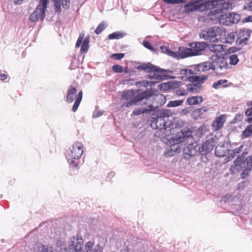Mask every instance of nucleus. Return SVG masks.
<instances>
[{
  "instance_id": "obj_23",
  "label": "nucleus",
  "mask_w": 252,
  "mask_h": 252,
  "mask_svg": "<svg viewBox=\"0 0 252 252\" xmlns=\"http://www.w3.org/2000/svg\"><path fill=\"white\" fill-rule=\"evenodd\" d=\"M193 74V71L190 69H182L180 71V74L182 75V76L180 77V78L184 81L188 80V77H189L190 76H191V75Z\"/></svg>"
},
{
  "instance_id": "obj_34",
  "label": "nucleus",
  "mask_w": 252,
  "mask_h": 252,
  "mask_svg": "<svg viewBox=\"0 0 252 252\" xmlns=\"http://www.w3.org/2000/svg\"><path fill=\"white\" fill-rule=\"evenodd\" d=\"M106 27L104 22H101L96 27L95 30V33L96 34H100Z\"/></svg>"
},
{
  "instance_id": "obj_5",
  "label": "nucleus",
  "mask_w": 252,
  "mask_h": 252,
  "mask_svg": "<svg viewBox=\"0 0 252 252\" xmlns=\"http://www.w3.org/2000/svg\"><path fill=\"white\" fill-rule=\"evenodd\" d=\"M83 146L80 142H77L74 143L67 151L66 158L69 165L72 167L78 166V162L75 159H79L82 156Z\"/></svg>"
},
{
  "instance_id": "obj_60",
  "label": "nucleus",
  "mask_w": 252,
  "mask_h": 252,
  "mask_svg": "<svg viewBox=\"0 0 252 252\" xmlns=\"http://www.w3.org/2000/svg\"><path fill=\"white\" fill-rule=\"evenodd\" d=\"M250 18H251L250 17H248V21H252V20H250Z\"/></svg>"
},
{
  "instance_id": "obj_18",
  "label": "nucleus",
  "mask_w": 252,
  "mask_h": 252,
  "mask_svg": "<svg viewBox=\"0 0 252 252\" xmlns=\"http://www.w3.org/2000/svg\"><path fill=\"white\" fill-rule=\"evenodd\" d=\"M153 128H157L160 130L165 129V121L164 118L162 117H158L156 119L152 122L151 124Z\"/></svg>"
},
{
  "instance_id": "obj_11",
  "label": "nucleus",
  "mask_w": 252,
  "mask_h": 252,
  "mask_svg": "<svg viewBox=\"0 0 252 252\" xmlns=\"http://www.w3.org/2000/svg\"><path fill=\"white\" fill-rule=\"evenodd\" d=\"M197 153H200V146L195 142L189 144L184 150L185 158L195 156Z\"/></svg>"
},
{
  "instance_id": "obj_27",
  "label": "nucleus",
  "mask_w": 252,
  "mask_h": 252,
  "mask_svg": "<svg viewBox=\"0 0 252 252\" xmlns=\"http://www.w3.org/2000/svg\"><path fill=\"white\" fill-rule=\"evenodd\" d=\"M89 47V37H86L83 40L81 47V53H86Z\"/></svg>"
},
{
  "instance_id": "obj_15",
  "label": "nucleus",
  "mask_w": 252,
  "mask_h": 252,
  "mask_svg": "<svg viewBox=\"0 0 252 252\" xmlns=\"http://www.w3.org/2000/svg\"><path fill=\"white\" fill-rule=\"evenodd\" d=\"M103 248L94 242L89 241L84 245V252H102Z\"/></svg>"
},
{
  "instance_id": "obj_21",
  "label": "nucleus",
  "mask_w": 252,
  "mask_h": 252,
  "mask_svg": "<svg viewBox=\"0 0 252 252\" xmlns=\"http://www.w3.org/2000/svg\"><path fill=\"white\" fill-rule=\"evenodd\" d=\"M180 52L179 53V55L180 58L183 59L189 56H194L193 55V53L191 49L190 48H179Z\"/></svg>"
},
{
  "instance_id": "obj_31",
  "label": "nucleus",
  "mask_w": 252,
  "mask_h": 252,
  "mask_svg": "<svg viewBox=\"0 0 252 252\" xmlns=\"http://www.w3.org/2000/svg\"><path fill=\"white\" fill-rule=\"evenodd\" d=\"M161 87H163V86L166 88L167 87V88H176L179 86V82H169L167 84H161Z\"/></svg>"
},
{
  "instance_id": "obj_38",
  "label": "nucleus",
  "mask_w": 252,
  "mask_h": 252,
  "mask_svg": "<svg viewBox=\"0 0 252 252\" xmlns=\"http://www.w3.org/2000/svg\"><path fill=\"white\" fill-rule=\"evenodd\" d=\"M103 113V111L95 108L94 111L93 113V117L94 118H96L100 117Z\"/></svg>"
},
{
  "instance_id": "obj_55",
  "label": "nucleus",
  "mask_w": 252,
  "mask_h": 252,
  "mask_svg": "<svg viewBox=\"0 0 252 252\" xmlns=\"http://www.w3.org/2000/svg\"><path fill=\"white\" fill-rule=\"evenodd\" d=\"M23 0H13L14 3L19 4L22 3Z\"/></svg>"
},
{
  "instance_id": "obj_52",
  "label": "nucleus",
  "mask_w": 252,
  "mask_h": 252,
  "mask_svg": "<svg viewBox=\"0 0 252 252\" xmlns=\"http://www.w3.org/2000/svg\"><path fill=\"white\" fill-rule=\"evenodd\" d=\"M61 1L63 6H67L69 3V0H61Z\"/></svg>"
},
{
  "instance_id": "obj_19",
  "label": "nucleus",
  "mask_w": 252,
  "mask_h": 252,
  "mask_svg": "<svg viewBox=\"0 0 252 252\" xmlns=\"http://www.w3.org/2000/svg\"><path fill=\"white\" fill-rule=\"evenodd\" d=\"M195 69L199 72H205L212 70L211 62H205L197 64Z\"/></svg>"
},
{
  "instance_id": "obj_35",
  "label": "nucleus",
  "mask_w": 252,
  "mask_h": 252,
  "mask_svg": "<svg viewBox=\"0 0 252 252\" xmlns=\"http://www.w3.org/2000/svg\"><path fill=\"white\" fill-rule=\"evenodd\" d=\"M229 63L231 65H236L239 62V59L238 58L237 55L236 54L230 55L229 58Z\"/></svg>"
},
{
  "instance_id": "obj_22",
  "label": "nucleus",
  "mask_w": 252,
  "mask_h": 252,
  "mask_svg": "<svg viewBox=\"0 0 252 252\" xmlns=\"http://www.w3.org/2000/svg\"><path fill=\"white\" fill-rule=\"evenodd\" d=\"M203 100L202 96H195L189 97L187 101L189 105H193L201 103Z\"/></svg>"
},
{
  "instance_id": "obj_25",
  "label": "nucleus",
  "mask_w": 252,
  "mask_h": 252,
  "mask_svg": "<svg viewBox=\"0 0 252 252\" xmlns=\"http://www.w3.org/2000/svg\"><path fill=\"white\" fill-rule=\"evenodd\" d=\"M226 150L222 146H217L215 148V154L217 157H223L226 155Z\"/></svg>"
},
{
  "instance_id": "obj_40",
  "label": "nucleus",
  "mask_w": 252,
  "mask_h": 252,
  "mask_svg": "<svg viewBox=\"0 0 252 252\" xmlns=\"http://www.w3.org/2000/svg\"><path fill=\"white\" fill-rule=\"evenodd\" d=\"M84 36V34H81L79 35L75 45L76 48H79L81 44L82 43L83 41Z\"/></svg>"
},
{
  "instance_id": "obj_47",
  "label": "nucleus",
  "mask_w": 252,
  "mask_h": 252,
  "mask_svg": "<svg viewBox=\"0 0 252 252\" xmlns=\"http://www.w3.org/2000/svg\"><path fill=\"white\" fill-rule=\"evenodd\" d=\"M74 100V95L68 94L66 96V101L68 102H72Z\"/></svg>"
},
{
  "instance_id": "obj_51",
  "label": "nucleus",
  "mask_w": 252,
  "mask_h": 252,
  "mask_svg": "<svg viewBox=\"0 0 252 252\" xmlns=\"http://www.w3.org/2000/svg\"><path fill=\"white\" fill-rule=\"evenodd\" d=\"M245 115L247 116H250L252 115V107L248 108L245 112Z\"/></svg>"
},
{
  "instance_id": "obj_16",
  "label": "nucleus",
  "mask_w": 252,
  "mask_h": 252,
  "mask_svg": "<svg viewBox=\"0 0 252 252\" xmlns=\"http://www.w3.org/2000/svg\"><path fill=\"white\" fill-rule=\"evenodd\" d=\"M137 69L139 70H142L147 71L148 72L153 71L156 73H161L162 72L165 71L161 68L155 66L152 63H143L141 65H139L137 67Z\"/></svg>"
},
{
  "instance_id": "obj_17",
  "label": "nucleus",
  "mask_w": 252,
  "mask_h": 252,
  "mask_svg": "<svg viewBox=\"0 0 252 252\" xmlns=\"http://www.w3.org/2000/svg\"><path fill=\"white\" fill-rule=\"evenodd\" d=\"M225 122V117L223 115H220L216 118L212 124L213 130L217 131L220 129L223 126Z\"/></svg>"
},
{
  "instance_id": "obj_33",
  "label": "nucleus",
  "mask_w": 252,
  "mask_h": 252,
  "mask_svg": "<svg viewBox=\"0 0 252 252\" xmlns=\"http://www.w3.org/2000/svg\"><path fill=\"white\" fill-rule=\"evenodd\" d=\"M252 135V125L246 127L243 132V135L245 137H248Z\"/></svg>"
},
{
  "instance_id": "obj_4",
  "label": "nucleus",
  "mask_w": 252,
  "mask_h": 252,
  "mask_svg": "<svg viewBox=\"0 0 252 252\" xmlns=\"http://www.w3.org/2000/svg\"><path fill=\"white\" fill-rule=\"evenodd\" d=\"M217 4V1L213 0H193L184 6V12L189 13L194 11H203L214 8Z\"/></svg>"
},
{
  "instance_id": "obj_29",
  "label": "nucleus",
  "mask_w": 252,
  "mask_h": 252,
  "mask_svg": "<svg viewBox=\"0 0 252 252\" xmlns=\"http://www.w3.org/2000/svg\"><path fill=\"white\" fill-rule=\"evenodd\" d=\"M235 34L233 32L228 33L225 37L224 43L226 44H232L235 40Z\"/></svg>"
},
{
  "instance_id": "obj_42",
  "label": "nucleus",
  "mask_w": 252,
  "mask_h": 252,
  "mask_svg": "<svg viewBox=\"0 0 252 252\" xmlns=\"http://www.w3.org/2000/svg\"><path fill=\"white\" fill-rule=\"evenodd\" d=\"M142 44L147 49H148L149 50H150L151 51L154 50V47L150 44V43L148 41H147L146 40H144L143 41Z\"/></svg>"
},
{
  "instance_id": "obj_61",
  "label": "nucleus",
  "mask_w": 252,
  "mask_h": 252,
  "mask_svg": "<svg viewBox=\"0 0 252 252\" xmlns=\"http://www.w3.org/2000/svg\"><path fill=\"white\" fill-rule=\"evenodd\" d=\"M223 7L225 9H227V8H228V6H223Z\"/></svg>"
},
{
  "instance_id": "obj_53",
  "label": "nucleus",
  "mask_w": 252,
  "mask_h": 252,
  "mask_svg": "<svg viewBox=\"0 0 252 252\" xmlns=\"http://www.w3.org/2000/svg\"><path fill=\"white\" fill-rule=\"evenodd\" d=\"M7 78L6 75L4 74H0V80H5Z\"/></svg>"
},
{
  "instance_id": "obj_54",
  "label": "nucleus",
  "mask_w": 252,
  "mask_h": 252,
  "mask_svg": "<svg viewBox=\"0 0 252 252\" xmlns=\"http://www.w3.org/2000/svg\"><path fill=\"white\" fill-rule=\"evenodd\" d=\"M247 8L252 11V1L248 3Z\"/></svg>"
},
{
  "instance_id": "obj_9",
  "label": "nucleus",
  "mask_w": 252,
  "mask_h": 252,
  "mask_svg": "<svg viewBox=\"0 0 252 252\" xmlns=\"http://www.w3.org/2000/svg\"><path fill=\"white\" fill-rule=\"evenodd\" d=\"M48 0H40L35 11L30 15L31 22H35L38 20L42 21L45 17V13L47 8Z\"/></svg>"
},
{
  "instance_id": "obj_32",
  "label": "nucleus",
  "mask_w": 252,
  "mask_h": 252,
  "mask_svg": "<svg viewBox=\"0 0 252 252\" xmlns=\"http://www.w3.org/2000/svg\"><path fill=\"white\" fill-rule=\"evenodd\" d=\"M227 82V80H218L213 83V87L216 89H219L220 86L225 87V85H223V84Z\"/></svg>"
},
{
  "instance_id": "obj_46",
  "label": "nucleus",
  "mask_w": 252,
  "mask_h": 252,
  "mask_svg": "<svg viewBox=\"0 0 252 252\" xmlns=\"http://www.w3.org/2000/svg\"><path fill=\"white\" fill-rule=\"evenodd\" d=\"M243 148V146L241 145L239 147H237V148L233 149V150L234 151V152L235 153V154L237 155V154L240 153L242 151Z\"/></svg>"
},
{
  "instance_id": "obj_6",
  "label": "nucleus",
  "mask_w": 252,
  "mask_h": 252,
  "mask_svg": "<svg viewBox=\"0 0 252 252\" xmlns=\"http://www.w3.org/2000/svg\"><path fill=\"white\" fill-rule=\"evenodd\" d=\"M222 27L214 26L203 30L199 34L200 38L209 42H216L218 40V37L220 36L223 32Z\"/></svg>"
},
{
  "instance_id": "obj_43",
  "label": "nucleus",
  "mask_w": 252,
  "mask_h": 252,
  "mask_svg": "<svg viewBox=\"0 0 252 252\" xmlns=\"http://www.w3.org/2000/svg\"><path fill=\"white\" fill-rule=\"evenodd\" d=\"M176 94L178 95L184 96L188 94V91L184 89H179L176 90Z\"/></svg>"
},
{
  "instance_id": "obj_41",
  "label": "nucleus",
  "mask_w": 252,
  "mask_h": 252,
  "mask_svg": "<svg viewBox=\"0 0 252 252\" xmlns=\"http://www.w3.org/2000/svg\"><path fill=\"white\" fill-rule=\"evenodd\" d=\"M35 252H49L47 248L45 246H38L37 249H35Z\"/></svg>"
},
{
  "instance_id": "obj_48",
  "label": "nucleus",
  "mask_w": 252,
  "mask_h": 252,
  "mask_svg": "<svg viewBox=\"0 0 252 252\" xmlns=\"http://www.w3.org/2000/svg\"><path fill=\"white\" fill-rule=\"evenodd\" d=\"M160 49L161 52L164 53L168 54V52H169L170 50L167 48L166 46H162L160 47Z\"/></svg>"
},
{
  "instance_id": "obj_59",
  "label": "nucleus",
  "mask_w": 252,
  "mask_h": 252,
  "mask_svg": "<svg viewBox=\"0 0 252 252\" xmlns=\"http://www.w3.org/2000/svg\"><path fill=\"white\" fill-rule=\"evenodd\" d=\"M247 105H252V101H249L247 102Z\"/></svg>"
},
{
  "instance_id": "obj_37",
  "label": "nucleus",
  "mask_w": 252,
  "mask_h": 252,
  "mask_svg": "<svg viewBox=\"0 0 252 252\" xmlns=\"http://www.w3.org/2000/svg\"><path fill=\"white\" fill-rule=\"evenodd\" d=\"M112 69L116 73H121L123 72V67L118 64L114 65L112 66Z\"/></svg>"
},
{
  "instance_id": "obj_2",
  "label": "nucleus",
  "mask_w": 252,
  "mask_h": 252,
  "mask_svg": "<svg viewBox=\"0 0 252 252\" xmlns=\"http://www.w3.org/2000/svg\"><path fill=\"white\" fill-rule=\"evenodd\" d=\"M138 92L139 90L133 89L124 91L122 95V99L128 101L124 103L123 107H129L137 105L141 101H143L144 104H147L149 97L152 95V93L149 90L140 93Z\"/></svg>"
},
{
  "instance_id": "obj_36",
  "label": "nucleus",
  "mask_w": 252,
  "mask_h": 252,
  "mask_svg": "<svg viewBox=\"0 0 252 252\" xmlns=\"http://www.w3.org/2000/svg\"><path fill=\"white\" fill-rule=\"evenodd\" d=\"M163 1L166 3L175 4L185 2L186 0H163Z\"/></svg>"
},
{
  "instance_id": "obj_39",
  "label": "nucleus",
  "mask_w": 252,
  "mask_h": 252,
  "mask_svg": "<svg viewBox=\"0 0 252 252\" xmlns=\"http://www.w3.org/2000/svg\"><path fill=\"white\" fill-rule=\"evenodd\" d=\"M124 56V53H116L112 54L111 57L115 60H119L123 58Z\"/></svg>"
},
{
  "instance_id": "obj_1",
  "label": "nucleus",
  "mask_w": 252,
  "mask_h": 252,
  "mask_svg": "<svg viewBox=\"0 0 252 252\" xmlns=\"http://www.w3.org/2000/svg\"><path fill=\"white\" fill-rule=\"evenodd\" d=\"M192 131L189 128H184L181 131L177 132L176 135L171 138V145L167 147L164 151V154L166 157L174 156L181 151L180 144L188 143L191 141Z\"/></svg>"
},
{
  "instance_id": "obj_12",
  "label": "nucleus",
  "mask_w": 252,
  "mask_h": 252,
  "mask_svg": "<svg viewBox=\"0 0 252 252\" xmlns=\"http://www.w3.org/2000/svg\"><path fill=\"white\" fill-rule=\"evenodd\" d=\"M189 46L191 47L193 55L197 56L200 55L204 50L207 44L204 42H191L189 44Z\"/></svg>"
},
{
  "instance_id": "obj_10",
  "label": "nucleus",
  "mask_w": 252,
  "mask_h": 252,
  "mask_svg": "<svg viewBox=\"0 0 252 252\" xmlns=\"http://www.w3.org/2000/svg\"><path fill=\"white\" fill-rule=\"evenodd\" d=\"M83 244L82 239L79 236H74L70 241L68 245L69 252H84L82 245Z\"/></svg>"
},
{
  "instance_id": "obj_57",
  "label": "nucleus",
  "mask_w": 252,
  "mask_h": 252,
  "mask_svg": "<svg viewBox=\"0 0 252 252\" xmlns=\"http://www.w3.org/2000/svg\"><path fill=\"white\" fill-rule=\"evenodd\" d=\"M247 122L249 123H252V117L248 118Z\"/></svg>"
},
{
  "instance_id": "obj_26",
  "label": "nucleus",
  "mask_w": 252,
  "mask_h": 252,
  "mask_svg": "<svg viewBox=\"0 0 252 252\" xmlns=\"http://www.w3.org/2000/svg\"><path fill=\"white\" fill-rule=\"evenodd\" d=\"M126 35V33L120 32H113L112 33L108 35V38L109 39H119L123 38Z\"/></svg>"
},
{
  "instance_id": "obj_3",
  "label": "nucleus",
  "mask_w": 252,
  "mask_h": 252,
  "mask_svg": "<svg viewBox=\"0 0 252 252\" xmlns=\"http://www.w3.org/2000/svg\"><path fill=\"white\" fill-rule=\"evenodd\" d=\"M247 153L243 152L241 156L234 161V164L231 167L233 172L242 171L241 177L243 179L249 175L252 168V157L249 156L245 159L244 156Z\"/></svg>"
},
{
  "instance_id": "obj_50",
  "label": "nucleus",
  "mask_w": 252,
  "mask_h": 252,
  "mask_svg": "<svg viewBox=\"0 0 252 252\" xmlns=\"http://www.w3.org/2000/svg\"><path fill=\"white\" fill-rule=\"evenodd\" d=\"M236 155L234 152L233 150H230L228 152V158H233Z\"/></svg>"
},
{
  "instance_id": "obj_14",
  "label": "nucleus",
  "mask_w": 252,
  "mask_h": 252,
  "mask_svg": "<svg viewBox=\"0 0 252 252\" xmlns=\"http://www.w3.org/2000/svg\"><path fill=\"white\" fill-rule=\"evenodd\" d=\"M250 37V32L248 29L240 31L237 36L236 42L240 45H246L247 41Z\"/></svg>"
},
{
  "instance_id": "obj_7",
  "label": "nucleus",
  "mask_w": 252,
  "mask_h": 252,
  "mask_svg": "<svg viewBox=\"0 0 252 252\" xmlns=\"http://www.w3.org/2000/svg\"><path fill=\"white\" fill-rule=\"evenodd\" d=\"M208 76L207 75L202 76H190L188 77V81L192 83L187 86V90L192 93H197L200 92L202 89V84L207 79Z\"/></svg>"
},
{
  "instance_id": "obj_13",
  "label": "nucleus",
  "mask_w": 252,
  "mask_h": 252,
  "mask_svg": "<svg viewBox=\"0 0 252 252\" xmlns=\"http://www.w3.org/2000/svg\"><path fill=\"white\" fill-rule=\"evenodd\" d=\"M215 146V141L213 138L206 140L200 146V153L201 155H206L211 152Z\"/></svg>"
},
{
  "instance_id": "obj_58",
  "label": "nucleus",
  "mask_w": 252,
  "mask_h": 252,
  "mask_svg": "<svg viewBox=\"0 0 252 252\" xmlns=\"http://www.w3.org/2000/svg\"><path fill=\"white\" fill-rule=\"evenodd\" d=\"M239 15L238 14H235L234 15V19H236V20L238 21L239 19Z\"/></svg>"
},
{
  "instance_id": "obj_28",
  "label": "nucleus",
  "mask_w": 252,
  "mask_h": 252,
  "mask_svg": "<svg viewBox=\"0 0 252 252\" xmlns=\"http://www.w3.org/2000/svg\"><path fill=\"white\" fill-rule=\"evenodd\" d=\"M209 49H210V51H211L214 53H220V52H222L223 50V46L222 45L214 44V45H211L209 47Z\"/></svg>"
},
{
  "instance_id": "obj_30",
  "label": "nucleus",
  "mask_w": 252,
  "mask_h": 252,
  "mask_svg": "<svg viewBox=\"0 0 252 252\" xmlns=\"http://www.w3.org/2000/svg\"><path fill=\"white\" fill-rule=\"evenodd\" d=\"M184 101L183 100H175L169 101L167 104L168 107H174L181 105Z\"/></svg>"
},
{
  "instance_id": "obj_24",
  "label": "nucleus",
  "mask_w": 252,
  "mask_h": 252,
  "mask_svg": "<svg viewBox=\"0 0 252 252\" xmlns=\"http://www.w3.org/2000/svg\"><path fill=\"white\" fill-rule=\"evenodd\" d=\"M83 93L82 91H80L78 94L76 98L75 99L74 103L73 105L72 110L73 112H76L78 108V106L82 99Z\"/></svg>"
},
{
  "instance_id": "obj_8",
  "label": "nucleus",
  "mask_w": 252,
  "mask_h": 252,
  "mask_svg": "<svg viewBox=\"0 0 252 252\" xmlns=\"http://www.w3.org/2000/svg\"><path fill=\"white\" fill-rule=\"evenodd\" d=\"M211 59L212 70H214L216 73L221 74L229 68V65L224 58L214 54L212 56Z\"/></svg>"
},
{
  "instance_id": "obj_56",
  "label": "nucleus",
  "mask_w": 252,
  "mask_h": 252,
  "mask_svg": "<svg viewBox=\"0 0 252 252\" xmlns=\"http://www.w3.org/2000/svg\"><path fill=\"white\" fill-rule=\"evenodd\" d=\"M236 51H237V50H236V48H231L229 50V52L230 53H234Z\"/></svg>"
},
{
  "instance_id": "obj_49",
  "label": "nucleus",
  "mask_w": 252,
  "mask_h": 252,
  "mask_svg": "<svg viewBox=\"0 0 252 252\" xmlns=\"http://www.w3.org/2000/svg\"><path fill=\"white\" fill-rule=\"evenodd\" d=\"M189 112V110L188 108H185V109H181L179 112V113H180V114L181 115H186L187 114V113H188Z\"/></svg>"
},
{
  "instance_id": "obj_45",
  "label": "nucleus",
  "mask_w": 252,
  "mask_h": 252,
  "mask_svg": "<svg viewBox=\"0 0 252 252\" xmlns=\"http://www.w3.org/2000/svg\"><path fill=\"white\" fill-rule=\"evenodd\" d=\"M76 93V89L75 87H73L72 86H70V89L68 91V94L70 95H74Z\"/></svg>"
},
{
  "instance_id": "obj_44",
  "label": "nucleus",
  "mask_w": 252,
  "mask_h": 252,
  "mask_svg": "<svg viewBox=\"0 0 252 252\" xmlns=\"http://www.w3.org/2000/svg\"><path fill=\"white\" fill-rule=\"evenodd\" d=\"M167 55L169 56H171V57H174L175 58H178V59L180 58L179 53H177L176 52H173V51H172L170 50L169 51V52H168Z\"/></svg>"
},
{
  "instance_id": "obj_20",
  "label": "nucleus",
  "mask_w": 252,
  "mask_h": 252,
  "mask_svg": "<svg viewBox=\"0 0 252 252\" xmlns=\"http://www.w3.org/2000/svg\"><path fill=\"white\" fill-rule=\"evenodd\" d=\"M154 111V107L152 104H149L148 108H135L132 112V114L133 115H139L144 113H150L151 112Z\"/></svg>"
}]
</instances>
